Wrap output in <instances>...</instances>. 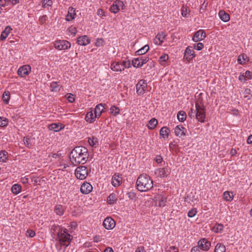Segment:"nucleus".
I'll return each mask as SVG.
<instances>
[{
  "label": "nucleus",
  "instance_id": "8",
  "mask_svg": "<svg viewBox=\"0 0 252 252\" xmlns=\"http://www.w3.org/2000/svg\"><path fill=\"white\" fill-rule=\"evenodd\" d=\"M147 88L146 81L141 79L138 81L136 85V93L138 95L143 94Z\"/></svg>",
  "mask_w": 252,
  "mask_h": 252
},
{
  "label": "nucleus",
  "instance_id": "38",
  "mask_svg": "<svg viewBox=\"0 0 252 252\" xmlns=\"http://www.w3.org/2000/svg\"><path fill=\"white\" fill-rule=\"evenodd\" d=\"M158 124V121L155 118L151 119L147 124V127L150 129H154Z\"/></svg>",
  "mask_w": 252,
  "mask_h": 252
},
{
  "label": "nucleus",
  "instance_id": "49",
  "mask_svg": "<svg viewBox=\"0 0 252 252\" xmlns=\"http://www.w3.org/2000/svg\"><path fill=\"white\" fill-rule=\"evenodd\" d=\"M8 120L4 117H0V126L5 127L8 125Z\"/></svg>",
  "mask_w": 252,
  "mask_h": 252
},
{
  "label": "nucleus",
  "instance_id": "9",
  "mask_svg": "<svg viewBox=\"0 0 252 252\" xmlns=\"http://www.w3.org/2000/svg\"><path fill=\"white\" fill-rule=\"evenodd\" d=\"M197 246L199 247L201 250L207 252L210 249L211 244L208 239L203 238L198 241L197 242Z\"/></svg>",
  "mask_w": 252,
  "mask_h": 252
},
{
  "label": "nucleus",
  "instance_id": "55",
  "mask_svg": "<svg viewBox=\"0 0 252 252\" xmlns=\"http://www.w3.org/2000/svg\"><path fill=\"white\" fill-rule=\"evenodd\" d=\"M66 96H67L66 98L69 102L72 103L75 101V98L72 94H66Z\"/></svg>",
  "mask_w": 252,
  "mask_h": 252
},
{
  "label": "nucleus",
  "instance_id": "28",
  "mask_svg": "<svg viewBox=\"0 0 252 252\" xmlns=\"http://www.w3.org/2000/svg\"><path fill=\"white\" fill-rule=\"evenodd\" d=\"M218 15L221 20L224 22H227L230 20L229 15L224 10H220Z\"/></svg>",
  "mask_w": 252,
  "mask_h": 252
},
{
  "label": "nucleus",
  "instance_id": "42",
  "mask_svg": "<svg viewBox=\"0 0 252 252\" xmlns=\"http://www.w3.org/2000/svg\"><path fill=\"white\" fill-rule=\"evenodd\" d=\"M149 50V46L148 45H145L141 49H139L136 52V53L138 55H142L146 54Z\"/></svg>",
  "mask_w": 252,
  "mask_h": 252
},
{
  "label": "nucleus",
  "instance_id": "30",
  "mask_svg": "<svg viewBox=\"0 0 252 252\" xmlns=\"http://www.w3.org/2000/svg\"><path fill=\"white\" fill-rule=\"evenodd\" d=\"M88 141L91 147L96 148L99 145L98 139L94 136L89 137Z\"/></svg>",
  "mask_w": 252,
  "mask_h": 252
},
{
  "label": "nucleus",
  "instance_id": "23",
  "mask_svg": "<svg viewBox=\"0 0 252 252\" xmlns=\"http://www.w3.org/2000/svg\"><path fill=\"white\" fill-rule=\"evenodd\" d=\"M104 109L105 104L103 103H99L96 105L94 108V113L97 117H99L102 113L104 111Z\"/></svg>",
  "mask_w": 252,
  "mask_h": 252
},
{
  "label": "nucleus",
  "instance_id": "5",
  "mask_svg": "<svg viewBox=\"0 0 252 252\" xmlns=\"http://www.w3.org/2000/svg\"><path fill=\"white\" fill-rule=\"evenodd\" d=\"M130 67V63L129 61H124L122 63L113 62L111 63V69L114 71H122L125 68Z\"/></svg>",
  "mask_w": 252,
  "mask_h": 252
},
{
  "label": "nucleus",
  "instance_id": "12",
  "mask_svg": "<svg viewBox=\"0 0 252 252\" xmlns=\"http://www.w3.org/2000/svg\"><path fill=\"white\" fill-rule=\"evenodd\" d=\"M206 37L205 32L203 30H199L195 32L192 36L193 41L197 42L204 40Z\"/></svg>",
  "mask_w": 252,
  "mask_h": 252
},
{
  "label": "nucleus",
  "instance_id": "15",
  "mask_svg": "<svg viewBox=\"0 0 252 252\" xmlns=\"http://www.w3.org/2000/svg\"><path fill=\"white\" fill-rule=\"evenodd\" d=\"M115 225V221L110 217L106 218L103 222V226L107 230L112 229Z\"/></svg>",
  "mask_w": 252,
  "mask_h": 252
},
{
  "label": "nucleus",
  "instance_id": "61",
  "mask_svg": "<svg viewBox=\"0 0 252 252\" xmlns=\"http://www.w3.org/2000/svg\"><path fill=\"white\" fill-rule=\"evenodd\" d=\"M97 14L100 17L106 16L104 11L102 9H98L97 11Z\"/></svg>",
  "mask_w": 252,
  "mask_h": 252
},
{
  "label": "nucleus",
  "instance_id": "16",
  "mask_svg": "<svg viewBox=\"0 0 252 252\" xmlns=\"http://www.w3.org/2000/svg\"><path fill=\"white\" fill-rule=\"evenodd\" d=\"M166 34L164 32H159L156 36L154 42L157 45H161L164 42Z\"/></svg>",
  "mask_w": 252,
  "mask_h": 252
},
{
  "label": "nucleus",
  "instance_id": "22",
  "mask_svg": "<svg viewBox=\"0 0 252 252\" xmlns=\"http://www.w3.org/2000/svg\"><path fill=\"white\" fill-rule=\"evenodd\" d=\"M75 9L72 7H69L68 10V13L66 16L65 20L67 21H71L76 16Z\"/></svg>",
  "mask_w": 252,
  "mask_h": 252
},
{
  "label": "nucleus",
  "instance_id": "18",
  "mask_svg": "<svg viewBox=\"0 0 252 252\" xmlns=\"http://www.w3.org/2000/svg\"><path fill=\"white\" fill-rule=\"evenodd\" d=\"M187 130L185 127H184L182 125H178L177 126L174 130V132L176 136L182 137V136H185L186 135Z\"/></svg>",
  "mask_w": 252,
  "mask_h": 252
},
{
  "label": "nucleus",
  "instance_id": "24",
  "mask_svg": "<svg viewBox=\"0 0 252 252\" xmlns=\"http://www.w3.org/2000/svg\"><path fill=\"white\" fill-rule=\"evenodd\" d=\"M54 210L56 215L62 216L64 213L65 207L62 205L57 204L55 206Z\"/></svg>",
  "mask_w": 252,
  "mask_h": 252
},
{
  "label": "nucleus",
  "instance_id": "41",
  "mask_svg": "<svg viewBox=\"0 0 252 252\" xmlns=\"http://www.w3.org/2000/svg\"><path fill=\"white\" fill-rule=\"evenodd\" d=\"M120 109L115 105L111 106L110 108V113L114 116H117L120 114Z\"/></svg>",
  "mask_w": 252,
  "mask_h": 252
},
{
  "label": "nucleus",
  "instance_id": "33",
  "mask_svg": "<svg viewBox=\"0 0 252 252\" xmlns=\"http://www.w3.org/2000/svg\"><path fill=\"white\" fill-rule=\"evenodd\" d=\"M169 130L167 127L163 126L159 131V135L163 138H167L169 136Z\"/></svg>",
  "mask_w": 252,
  "mask_h": 252
},
{
  "label": "nucleus",
  "instance_id": "14",
  "mask_svg": "<svg viewBox=\"0 0 252 252\" xmlns=\"http://www.w3.org/2000/svg\"><path fill=\"white\" fill-rule=\"evenodd\" d=\"M195 57V53L192 47L190 46L187 47L184 52V58L188 62H190Z\"/></svg>",
  "mask_w": 252,
  "mask_h": 252
},
{
  "label": "nucleus",
  "instance_id": "44",
  "mask_svg": "<svg viewBox=\"0 0 252 252\" xmlns=\"http://www.w3.org/2000/svg\"><path fill=\"white\" fill-rule=\"evenodd\" d=\"M10 98V94L9 91H4L2 94V100L3 102L7 104L9 103Z\"/></svg>",
  "mask_w": 252,
  "mask_h": 252
},
{
  "label": "nucleus",
  "instance_id": "19",
  "mask_svg": "<svg viewBox=\"0 0 252 252\" xmlns=\"http://www.w3.org/2000/svg\"><path fill=\"white\" fill-rule=\"evenodd\" d=\"M155 203L157 206L159 207H163L166 205L167 197L163 195H158L155 198Z\"/></svg>",
  "mask_w": 252,
  "mask_h": 252
},
{
  "label": "nucleus",
  "instance_id": "21",
  "mask_svg": "<svg viewBox=\"0 0 252 252\" xmlns=\"http://www.w3.org/2000/svg\"><path fill=\"white\" fill-rule=\"evenodd\" d=\"M64 127V126L61 123H52L48 126L49 130H53L55 132L59 131L63 129Z\"/></svg>",
  "mask_w": 252,
  "mask_h": 252
},
{
  "label": "nucleus",
  "instance_id": "62",
  "mask_svg": "<svg viewBox=\"0 0 252 252\" xmlns=\"http://www.w3.org/2000/svg\"><path fill=\"white\" fill-rule=\"evenodd\" d=\"M195 113H196L195 110L194 111L193 108H191L189 111L188 115L190 118H193Z\"/></svg>",
  "mask_w": 252,
  "mask_h": 252
},
{
  "label": "nucleus",
  "instance_id": "20",
  "mask_svg": "<svg viewBox=\"0 0 252 252\" xmlns=\"http://www.w3.org/2000/svg\"><path fill=\"white\" fill-rule=\"evenodd\" d=\"M91 42L90 39L87 35H82L78 37L77 40V43L81 46H86Z\"/></svg>",
  "mask_w": 252,
  "mask_h": 252
},
{
  "label": "nucleus",
  "instance_id": "59",
  "mask_svg": "<svg viewBox=\"0 0 252 252\" xmlns=\"http://www.w3.org/2000/svg\"><path fill=\"white\" fill-rule=\"evenodd\" d=\"M168 252H179L178 248L175 246H172L169 247L167 250Z\"/></svg>",
  "mask_w": 252,
  "mask_h": 252
},
{
  "label": "nucleus",
  "instance_id": "32",
  "mask_svg": "<svg viewBox=\"0 0 252 252\" xmlns=\"http://www.w3.org/2000/svg\"><path fill=\"white\" fill-rule=\"evenodd\" d=\"M158 176L161 178L166 177L169 174V171L168 169L165 168L158 169Z\"/></svg>",
  "mask_w": 252,
  "mask_h": 252
},
{
  "label": "nucleus",
  "instance_id": "58",
  "mask_svg": "<svg viewBox=\"0 0 252 252\" xmlns=\"http://www.w3.org/2000/svg\"><path fill=\"white\" fill-rule=\"evenodd\" d=\"M68 31L70 32L73 36L75 35L77 33V29L75 27H71L68 29Z\"/></svg>",
  "mask_w": 252,
  "mask_h": 252
},
{
  "label": "nucleus",
  "instance_id": "25",
  "mask_svg": "<svg viewBox=\"0 0 252 252\" xmlns=\"http://www.w3.org/2000/svg\"><path fill=\"white\" fill-rule=\"evenodd\" d=\"M97 117L95 114H94L93 109H91L87 113L85 120L88 123H92L95 121V118Z\"/></svg>",
  "mask_w": 252,
  "mask_h": 252
},
{
  "label": "nucleus",
  "instance_id": "2",
  "mask_svg": "<svg viewBox=\"0 0 252 252\" xmlns=\"http://www.w3.org/2000/svg\"><path fill=\"white\" fill-rule=\"evenodd\" d=\"M137 189L141 191H147L153 188V182L150 177L147 174H141L136 181Z\"/></svg>",
  "mask_w": 252,
  "mask_h": 252
},
{
  "label": "nucleus",
  "instance_id": "53",
  "mask_svg": "<svg viewBox=\"0 0 252 252\" xmlns=\"http://www.w3.org/2000/svg\"><path fill=\"white\" fill-rule=\"evenodd\" d=\"M193 47L195 50L200 51L203 49V48L204 47V45L202 43L199 42L196 44H194Z\"/></svg>",
  "mask_w": 252,
  "mask_h": 252
},
{
  "label": "nucleus",
  "instance_id": "4",
  "mask_svg": "<svg viewBox=\"0 0 252 252\" xmlns=\"http://www.w3.org/2000/svg\"><path fill=\"white\" fill-rule=\"evenodd\" d=\"M91 172V168L86 166L81 165L77 167L75 170V175L77 179L84 180Z\"/></svg>",
  "mask_w": 252,
  "mask_h": 252
},
{
  "label": "nucleus",
  "instance_id": "48",
  "mask_svg": "<svg viewBox=\"0 0 252 252\" xmlns=\"http://www.w3.org/2000/svg\"><path fill=\"white\" fill-rule=\"evenodd\" d=\"M247 56L245 54L240 55L237 58V62L240 64L243 65L245 63Z\"/></svg>",
  "mask_w": 252,
  "mask_h": 252
},
{
  "label": "nucleus",
  "instance_id": "13",
  "mask_svg": "<svg viewBox=\"0 0 252 252\" xmlns=\"http://www.w3.org/2000/svg\"><path fill=\"white\" fill-rule=\"evenodd\" d=\"M31 71V67L29 65H24L17 70L18 75L21 77H24L28 75Z\"/></svg>",
  "mask_w": 252,
  "mask_h": 252
},
{
  "label": "nucleus",
  "instance_id": "52",
  "mask_svg": "<svg viewBox=\"0 0 252 252\" xmlns=\"http://www.w3.org/2000/svg\"><path fill=\"white\" fill-rule=\"evenodd\" d=\"M35 232L32 230L31 229H28L26 231V236L30 237V238H32L35 236Z\"/></svg>",
  "mask_w": 252,
  "mask_h": 252
},
{
  "label": "nucleus",
  "instance_id": "27",
  "mask_svg": "<svg viewBox=\"0 0 252 252\" xmlns=\"http://www.w3.org/2000/svg\"><path fill=\"white\" fill-rule=\"evenodd\" d=\"M117 194L113 192L107 197V203L109 205H113L117 202Z\"/></svg>",
  "mask_w": 252,
  "mask_h": 252
},
{
  "label": "nucleus",
  "instance_id": "46",
  "mask_svg": "<svg viewBox=\"0 0 252 252\" xmlns=\"http://www.w3.org/2000/svg\"><path fill=\"white\" fill-rule=\"evenodd\" d=\"M181 14L184 17H189V9L187 7L183 6L181 8Z\"/></svg>",
  "mask_w": 252,
  "mask_h": 252
},
{
  "label": "nucleus",
  "instance_id": "57",
  "mask_svg": "<svg viewBox=\"0 0 252 252\" xmlns=\"http://www.w3.org/2000/svg\"><path fill=\"white\" fill-rule=\"evenodd\" d=\"M47 19H48L47 16L46 15H43V16L40 17L39 19V21L40 23H41V24H43L44 23H45V22L47 20Z\"/></svg>",
  "mask_w": 252,
  "mask_h": 252
},
{
  "label": "nucleus",
  "instance_id": "35",
  "mask_svg": "<svg viewBox=\"0 0 252 252\" xmlns=\"http://www.w3.org/2000/svg\"><path fill=\"white\" fill-rule=\"evenodd\" d=\"M214 252H226L225 246L222 243H218L215 247Z\"/></svg>",
  "mask_w": 252,
  "mask_h": 252
},
{
  "label": "nucleus",
  "instance_id": "54",
  "mask_svg": "<svg viewBox=\"0 0 252 252\" xmlns=\"http://www.w3.org/2000/svg\"><path fill=\"white\" fill-rule=\"evenodd\" d=\"M10 0H0V8L5 7L9 4Z\"/></svg>",
  "mask_w": 252,
  "mask_h": 252
},
{
  "label": "nucleus",
  "instance_id": "64",
  "mask_svg": "<svg viewBox=\"0 0 252 252\" xmlns=\"http://www.w3.org/2000/svg\"><path fill=\"white\" fill-rule=\"evenodd\" d=\"M200 250H201L199 247L197 246L192 247L191 249L190 252H201Z\"/></svg>",
  "mask_w": 252,
  "mask_h": 252
},
{
  "label": "nucleus",
  "instance_id": "37",
  "mask_svg": "<svg viewBox=\"0 0 252 252\" xmlns=\"http://www.w3.org/2000/svg\"><path fill=\"white\" fill-rule=\"evenodd\" d=\"M51 91L54 92H58L60 91V85L57 82H52L50 84Z\"/></svg>",
  "mask_w": 252,
  "mask_h": 252
},
{
  "label": "nucleus",
  "instance_id": "3",
  "mask_svg": "<svg viewBox=\"0 0 252 252\" xmlns=\"http://www.w3.org/2000/svg\"><path fill=\"white\" fill-rule=\"evenodd\" d=\"M72 238V236L69 234L67 229L64 227L60 228V231L58 232L57 239L62 245L65 246V248L69 246Z\"/></svg>",
  "mask_w": 252,
  "mask_h": 252
},
{
  "label": "nucleus",
  "instance_id": "50",
  "mask_svg": "<svg viewBox=\"0 0 252 252\" xmlns=\"http://www.w3.org/2000/svg\"><path fill=\"white\" fill-rule=\"evenodd\" d=\"M53 4V1L52 0H43L42 3V6L44 8H46L48 6H51Z\"/></svg>",
  "mask_w": 252,
  "mask_h": 252
},
{
  "label": "nucleus",
  "instance_id": "34",
  "mask_svg": "<svg viewBox=\"0 0 252 252\" xmlns=\"http://www.w3.org/2000/svg\"><path fill=\"white\" fill-rule=\"evenodd\" d=\"M223 228V225L221 223H217L212 227V230L217 233H221Z\"/></svg>",
  "mask_w": 252,
  "mask_h": 252
},
{
  "label": "nucleus",
  "instance_id": "31",
  "mask_svg": "<svg viewBox=\"0 0 252 252\" xmlns=\"http://www.w3.org/2000/svg\"><path fill=\"white\" fill-rule=\"evenodd\" d=\"M168 55L166 53H162L159 58V63L162 66H165L166 62L168 60Z\"/></svg>",
  "mask_w": 252,
  "mask_h": 252
},
{
  "label": "nucleus",
  "instance_id": "63",
  "mask_svg": "<svg viewBox=\"0 0 252 252\" xmlns=\"http://www.w3.org/2000/svg\"><path fill=\"white\" fill-rule=\"evenodd\" d=\"M128 197L130 199H134L136 197V194L133 192H129L127 193Z\"/></svg>",
  "mask_w": 252,
  "mask_h": 252
},
{
  "label": "nucleus",
  "instance_id": "6",
  "mask_svg": "<svg viewBox=\"0 0 252 252\" xmlns=\"http://www.w3.org/2000/svg\"><path fill=\"white\" fill-rule=\"evenodd\" d=\"M199 101L196 104L195 107V117L196 119L201 123H204L206 118L205 108L204 106H199L198 103Z\"/></svg>",
  "mask_w": 252,
  "mask_h": 252
},
{
  "label": "nucleus",
  "instance_id": "45",
  "mask_svg": "<svg viewBox=\"0 0 252 252\" xmlns=\"http://www.w3.org/2000/svg\"><path fill=\"white\" fill-rule=\"evenodd\" d=\"M8 158V153L4 150L0 152V161L2 162H6Z\"/></svg>",
  "mask_w": 252,
  "mask_h": 252
},
{
  "label": "nucleus",
  "instance_id": "43",
  "mask_svg": "<svg viewBox=\"0 0 252 252\" xmlns=\"http://www.w3.org/2000/svg\"><path fill=\"white\" fill-rule=\"evenodd\" d=\"M187 118V115L185 112L184 111H180L177 114V118L178 120L181 122H184Z\"/></svg>",
  "mask_w": 252,
  "mask_h": 252
},
{
  "label": "nucleus",
  "instance_id": "29",
  "mask_svg": "<svg viewBox=\"0 0 252 252\" xmlns=\"http://www.w3.org/2000/svg\"><path fill=\"white\" fill-rule=\"evenodd\" d=\"M12 30V29L9 26H6L5 28V29L4 31H3L1 33L0 36V40L1 41L4 40L6 37L8 36L9 34L10 33L11 31Z\"/></svg>",
  "mask_w": 252,
  "mask_h": 252
},
{
  "label": "nucleus",
  "instance_id": "40",
  "mask_svg": "<svg viewBox=\"0 0 252 252\" xmlns=\"http://www.w3.org/2000/svg\"><path fill=\"white\" fill-rule=\"evenodd\" d=\"M60 228H64V227H61L56 224H53L50 226V232L52 235H55L60 231Z\"/></svg>",
  "mask_w": 252,
  "mask_h": 252
},
{
  "label": "nucleus",
  "instance_id": "36",
  "mask_svg": "<svg viewBox=\"0 0 252 252\" xmlns=\"http://www.w3.org/2000/svg\"><path fill=\"white\" fill-rule=\"evenodd\" d=\"M224 199L226 201H231L233 199V194L232 192L225 191L223 193Z\"/></svg>",
  "mask_w": 252,
  "mask_h": 252
},
{
  "label": "nucleus",
  "instance_id": "17",
  "mask_svg": "<svg viewBox=\"0 0 252 252\" xmlns=\"http://www.w3.org/2000/svg\"><path fill=\"white\" fill-rule=\"evenodd\" d=\"M93 190V187L92 185L88 182H84L80 188V191L82 193L84 194H88L90 193Z\"/></svg>",
  "mask_w": 252,
  "mask_h": 252
},
{
  "label": "nucleus",
  "instance_id": "60",
  "mask_svg": "<svg viewBox=\"0 0 252 252\" xmlns=\"http://www.w3.org/2000/svg\"><path fill=\"white\" fill-rule=\"evenodd\" d=\"M245 78L247 77L249 79H252V72L249 70H247L245 73Z\"/></svg>",
  "mask_w": 252,
  "mask_h": 252
},
{
  "label": "nucleus",
  "instance_id": "51",
  "mask_svg": "<svg viewBox=\"0 0 252 252\" xmlns=\"http://www.w3.org/2000/svg\"><path fill=\"white\" fill-rule=\"evenodd\" d=\"M196 213H197L196 209L195 208H193L189 211V212L188 213V216L189 218H192L194 216H195V215L196 214Z\"/></svg>",
  "mask_w": 252,
  "mask_h": 252
},
{
  "label": "nucleus",
  "instance_id": "7",
  "mask_svg": "<svg viewBox=\"0 0 252 252\" xmlns=\"http://www.w3.org/2000/svg\"><path fill=\"white\" fill-rule=\"evenodd\" d=\"M54 47L58 50H65L70 48L71 44L65 40H58L55 41Z\"/></svg>",
  "mask_w": 252,
  "mask_h": 252
},
{
  "label": "nucleus",
  "instance_id": "56",
  "mask_svg": "<svg viewBox=\"0 0 252 252\" xmlns=\"http://www.w3.org/2000/svg\"><path fill=\"white\" fill-rule=\"evenodd\" d=\"M202 93H200L198 95V98L196 99L195 104L199 101V103H198V105L199 106H204L202 103L203 99L201 97V96L202 95Z\"/></svg>",
  "mask_w": 252,
  "mask_h": 252
},
{
  "label": "nucleus",
  "instance_id": "26",
  "mask_svg": "<svg viewBox=\"0 0 252 252\" xmlns=\"http://www.w3.org/2000/svg\"><path fill=\"white\" fill-rule=\"evenodd\" d=\"M122 181V178L119 175L115 174L112 178L111 183L114 187H118Z\"/></svg>",
  "mask_w": 252,
  "mask_h": 252
},
{
  "label": "nucleus",
  "instance_id": "47",
  "mask_svg": "<svg viewBox=\"0 0 252 252\" xmlns=\"http://www.w3.org/2000/svg\"><path fill=\"white\" fill-rule=\"evenodd\" d=\"M23 141L26 146L29 148H31L32 146V139L29 137H24Z\"/></svg>",
  "mask_w": 252,
  "mask_h": 252
},
{
  "label": "nucleus",
  "instance_id": "39",
  "mask_svg": "<svg viewBox=\"0 0 252 252\" xmlns=\"http://www.w3.org/2000/svg\"><path fill=\"white\" fill-rule=\"evenodd\" d=\"M21 186L17 184H14L12 186L11 191L15 194H18L21 191Z\"/></svg>",
  "mask_w": 252,
  "mask_h": 252
},
{
  "label": "nucleus",
  "instance_id": "10",
  "mask_svg": "<svg viewBox=\"0 0 252 252\" xmlns=\"http://www.w3.org/2000/svg\"><path fill=\"white\" fill-rule=\"evenodd\" d=\"M124 6V4L123 1L120 0H116L110 7V11L114 14H116L121 9H123Z\"/></svg>",
  "mask_w": 252,
  "mask_h": 252
},
{
  "label": "nucleus",
  "instance_id": "11",
  "mask_svg": "<svg viewBox=\"0 0 252 252\" xmlns=\"http://www.w3.org/2000/svg\"><path fill=\"white\" fill-rule=\"evenodd\" d=\"M149 61V58L140 57L134 59L132 61V64L135 67H141Z\"/></svg>",
  "mask_w": 252,
  "mask_h": 252
},
{
  "label": "nucleus",
  "instance_id": "1",
  "mask_svg": "<svg viewBox=\"0 0 252 252\" xmlns=\"http://www.w3.org/2000/svg\"><path fill=\"white\" fill-rule=\"evenodd\" d=\"M89 152L87 148L84 146L75 147L70 152V160L75 166L83 164L89 159Z\"/></svg>",
  "mask_w": 252,
  "mask_h": 252
}]
</instances>
